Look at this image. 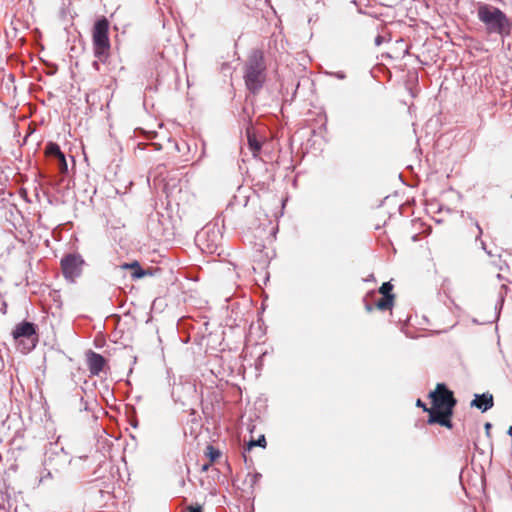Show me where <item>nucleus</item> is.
<instances>
[{
  "label": "nucleus",
  "instance_id": "aec40b11",
  "mask_svg": "<svg viewBox=\"0 0 512 512\" xmlns=\"http://www.w3.org/2000/svg\"><path fill=\"white\" fill-rule=\"evenodd\" d=\"M251 486H254L262 477L260 473L249 474Z\"/></svg>",
  "mask_w": 512,
  "mask_h": 512
},
{
  "label": "nucleus",
  "instance_id": "f8f14e48",
  "mask_svg": "<svg viewBox=\"0 0 512 512\" xmlns=\"http://www.w3.org/2000/svg\"><path fill=\"white\" fill-rule=\"evenodd\" d=\"M394 304V296H386L375 302V307L381 311L392 309Z\"/></svg>",
  "mask_w": 512,
  "mask_h": 512
},
{
  "label": "nucleus",
  "instance_id": "0eeeda50",
  "mask_svg": "<svg viewBox=\"0 0 512 512\" xmlns=\"http://www.w3.org/2000/svg\"><path fill=\"white\" fill-rule=\"evenodd\" d=\"M85 264L80 254L69 253L61 259V269L65 279L74 282L78 278Z\"/></svg>",
  "mask_w": 512,
  "mask_h": 512
},
{
  "label": "nucleus",
  "instance_id": "9b49d317",
  "mask_svg": "<svg viewBox=\"0 0 512 512\" xmlns=\"http://www.w3.org/2000/svg\"><path fill=\"white\" fill-rule=\"evenodd\" d=\"M246 135H247L248 147H249L250 151L252 152L253 157H257L261 151L262 143H261V141H259L257 139L256 135L250 128H247Z\"/></svg>",
  "mask_w": 512,
  "mask_h": 512
},
{
  "label": "nucleus",
  "instance_id": "bb28decb",
  "mask_svg": "<svg viewBox=\"0 0 512 512\" xmlns=\"http://www.w3.org/2000/svg\"><path fill=\"white\" fill-rule=\"evenodd\" d=\"M187 512H201L200 507H189Z\"/></svg>",
  "mask_w": 512,
  "mask_h": 512
},
{
  "label": "nucleus",
  "instance_id": "1a4fd4ad",
  "mask_svg": "<svg viewBox=\"0 0 512 512\" xmlns=\"http://www.w3.org/2000/svg\"><path fill=\"white\" fill-rule=\"evenodd\" d=\"M87 356V365L90 373L92 375H99V373L103 370L106 360L105 358L94 351L89 350L86 354Z\"/></svg>",
  "mask_w": 512,
  "mask_h": 512
},
{
  "label": "nucleus",
  "instance_id": "39448f33",
  "mask_svg": "<svg viewBox=\"0 0 512 512\" xmlns=\"http://www.w3.org/2000/svg\"><path fill=\"white\" fill-rule=\"evenodd\" d=\"M108 31L109 22L105 17L95 22L92 34L94 56L101 62H105L109 55L110 40Z\"/></svg>",
  "mask_w": 512,
  "mask_h": 512
},
{
  "label": "nucleus",
  "instance_id": "f3484780",
  "mask_svg": "<svg viewBox=\"0 0 512 512\" xmlns=\"http://www.w3.org/2000/svg\"><path fill=\"white\" fill-rule=\"evenodd\" d=\"M392 290L393 285L390 282H384L379 288V293L386 298V296H394V294H392Z\"/></svg>",
  "mask_w": 512,
  "mask_h": 512
},
{
  "label": "nucleus",
  "instance_id": "6ab92c4d",
  "mask_svg": "<svg viewBox=\"0 0 512 512\" xmlns=\"http://www.w3.org/2000/svg\"><path fill=\"white\" fill-rule=\"evenodd\" d=\"M205 454L210 458L211 462L215 461L220 456L219 450L212 445L207 446Z\"/></svg>",
  "mask_w": 512,
  "mask_h": 512
},
{
  "label": "nucleus",
  "instance_id": "c85d7f7f",
  "mask_svg": "<svg viewBox=\"0 0 512 512\" xmlns=\"http://www.w3.org/2000/svg\"><path fill=\"white\" fill-rule=\"evenodd\" d=\"M476 227L478 229V236H477V238H479L481 236V234H482V229H481L480 225L477 222H476Z\"/></svg>",
  "mask_w": 512,
  "mask_h": 512
},
{
  "label": "nucleus",
  "instance_id": "9d476101",
  "mask_svg": "<svg viewBox=\"0 0 512 512\" xmlns=\"http://www.w3.org/2000/svg\"><path fill=\"white\" fill-rule=\"evenodd\" d=\"M470 405L472 407H476L482 412H486L494 405L493 395L488 392L483 394H475V397L471 401Z\"/></svg>",
  "mask_w": 512,
  "mask_h": 512
},
{
  "label": "nucleus",
  "instance_id": "b1692460",
  "mask_svg": "<svg viewBox=\"0 0 512 512\" xmlns=\"http://www.w3.org/2000/svg\"><path fill=\"white\" fill-rule=\"evenodd\" d=\"M416 405H417L418 407H421L425 412H429V409H430V408H428V407L426 406V404H425L424 402H422V400H421V399H418V400H417Z\"/></svg>",
  "mask_w": 512,
  "mask_h": 512
},
{
  "label": "nucleus",
  "instance_id": "f03ea898",
  "mask_svg": "<svg viewBox=\"0 0 512 512\" xmlns=\"http://www.w3.org/2000/svg\"><path fill=\"white\" fill-rule=\"evenodd\" d=\"M243 77L251 93L256 94L262 89L266 80V63L261 50H252L245 63Z\"/></svg>",
  "mask_w": 512,
  "mask_h": 512
},
{
  "label": "nucleus",
  "instance_id": "dca6fc26",
  "mask_svg": "<svg viewBox=\"0 0 512 512\" xmlns=\"http://www.w3.org/2000/svg\"><path fill=\"white\" fill-rule=\"evenodd\" d=\"M147 274V271L144 270L140 264L138 263V267L132 266L131 268V277L132 279H140Z\"/></svg>",
  "mask_w": 512,
  "mask_h": 512
},
{
  "label": "nucleus",
  "instance_id": "c756f323",
  "mask_svg": "<svg viewBox=\"0 0 512 512\" xmlns=\"http://www.w3.org/2000/svg\"><path fill=\"white\" fill-rule=\"evenodd\" d=\"M93 67L95 68V70L99 71V62L98 61H94L93 62Z\"/></svg>",
  "mask_w": 512,
  "mask_h": 512
},
{
  "label": "nucleus",
  "instance_id": "7c9ffc66",
  "mask_svg": "<svg viewBox=\"0 0 512 512\" xmlns=\"http://www.w3.org/2000/svg\"><path fill=\"white\" fill-rule=\"evenodd\" d=\"M210 464H204L202 466V471H207L209 469Z\"/></svg>",
  "mask_w": 512,
  "mask_h": 512
},
{
  "label": "nucleus",
  "instance_id": "6e6552de",
  "mask_svg": "<svg viewBox=\"0 0 512 512\" xmlns=\"http://www.w3.org/2000/svg\"><path fill=\"white\" fill-rule=\"evenodd\" d=\"M46 155L53 158L56 161L58 170L61 174L68 172V165L64 153L61 151L60 146L57 143L49 142L45 148Z\"/></svg>",
  "mask_w": 512,
  "mask_h": 512
},
{
  "label": "nucleus",
  "instance_id": "ddd939ff",
  "mask_svg": "<svg viewBox=\"0 0 512 512\" xmlns=\"http://www.w3.org/2000/svg\"><path fill=\"white\" fill-rule=\"evenodd\" d=\"M428 413H429V417L427 420L428 424H437V422H433L431 420L432 419H443V417L446 415L444 408H435V406H432L429 409Z\"/></svg>",
  "mask_w": 512,
  "mask_h": 512
},
{
  "label": "nucleus",
  "instance_id": "20e7f679",
  "mask_svg": "<svg viewBox=\"0 0 512 512\" xmlns=\"http://www.w3.org/2000/svg\"><path fill=\"white\" fill-rule=\"evenodd\" d=\"M17 349L22 353L33 350L38 343L37 326L29 321L18 323L12 330Z\"/></svg>",
  "mask_w": 512,
  "mask_h": 512
},
{
  "label": "nucleus",
  "instance_id": "412c9836",
  "mask_svg": "<svg viewBox=\"0 0 512 512\" xmlns=\"http://www.w3.org/2000/svg\"><path fill=\"white\" fill-rule=\"evenodd\" d=\"M84 458H86L85 461H82V462H78L76 465H71L73 468H75L76 470H79V471H84L86 469V466H85V463L87 462L88 460V457L87 456H83Z\"/></svg>",
  "mask_w": 512,
  "mask_h": 512
},
{
  "label": "nucleus",
  "instance_id": "f257e3e1",
  "mask_svg": "<svg viewBox=\"0 0 512 512\" xmlns=\"http://www.w3.org/2000/svg\"><path fill=\"white\" fill-rule=\"evenodd\" d=\"M84 457L71 458L58 442H50L45 446L42 470L40 471L39 483H45L53 478L54 473L61 472L67 465H76L85 461Z\"/></svg>",
  "mask_w": 512,
  "mask_h": 512
},
{
  "label": "nucleus",
  "instance_id": "7ed1b4c3",
  "mask_svg": "<svg viewBox=\"0 0 512 512\" xmlns=\"http://www.w3.org/2000/svg\"><path fill=\"white\" fill-rule=\"evenodd\" d=\"M478 19L485 25L489 34L508 35L511 23L506 14L489 4H480L477 9Z\"/></svg>",
  "mask_w": 512,
  "mask_h": 512
},
{
  "label": "nucleus",
  "instance_id": "a211bd4d",
  "mask_svg": "<svg viewBox=\"0 0 512 512\" xmlns=\"http://www.w3.org/2000/svg\"><path fill=\"white\" fill-rule=\"evenodd\" d=\"M375 296H376V291L372 290V291L368 292L366 294V296L364 297L365 309L367 312H372L373 309L375 308V305L371 304L369 302V298H374Z\"/></svg>",
  "mask_w": 512,
  "mask_h": 512
},
{
  "label": "nucleus",
  "instance_id": "4468645a",
  "mask_svg": "<svg viewBox=\"0 0 512 512\" xmlns=\"http://www.w3.org/2000/svg\"><path fill=\"white\" fill-rule=\"evenodd\" d=\"M445 414L446 415L443 417V419H432L431 421L437 422V424L451 429L453 427V424H452V421H451V417L453 415V411H451V413H448L447 411H445Z\"/></svg>",
  "mask_w": 512,
  "mask_h": 512
},
{
  "label": "nucleus",
  "instance_id": "5701e85b",
  "mask_svg": "<svg viewBox=\"0 0 512 512\" xmlns=\"http://www.w3.org/2000/svg\"><path fill=\"white\" fill-rule=\"evenodd\" d=\"M132 266L138 267V262L134 261L131 263H123L120 268L123 270H131Z\"/></svg>",
  "mask_w": 512,
  "mask_h": 512
},
{
  "label": "nucleus",
  "instance_id": "cd10ccee",
  "mask_svg": "<svg viewBox=\"0 0 512 512\" xmlns=\"http://www.w3.org/2000/svg\"><path fill=\"white\" fill-rule=\"evenodd\" d=\"M481 245H482V248L485 250V252H486L489 256H492L491 251H488V250L486 249V245H485V243H484L483 241L481 242Z\"/></svg>",
  "mask_w": 512,
  "mask_h": 512
},
{
  "label": "nucleus",
  "instance_id": "393cba45",
  "mask_svg": "<svg viewBox=\"0 0 512 512\" xmlns=\"http://www.w3.org/2000/svg\"><path fill=\"white\" fill-rule=\"evenodd\" d=\"M484 428H485L486 435L489 437L490 436V429L492 428V424L487 422V423H485Z\"/></svg>",
  "mask_w": 512,
  "mask_h": 512
},
{
  "label": "nucleus",
  "instance_id": "2f4dec72",
  "mask_svg": "<svg viewBox=\"0 0 512 512\" xmlns=\"http://www.w3.org/2000/svg\"><path fill=\"white\" fill-rule=\"evenodd\" d=\"M508 434L512 435V426L509 428Z\"/></svg>",
  "mask_w": 512,
  "mask_h": 512
},
{
  "label": "nucleus",
  "instance_id": "423d86ee",
  "mask_svg": "<svg viewBox=\"0 0 512 512\" xmlns=\"http://www.w3.org/2000/svg\"><path fill=\"white\" fill-rule=\"evenodd\" d=\"M432 399V406L435 408H444L451 413L457 403L454 394L444 383H438L436 389L429 394Z\"/></svg>",
  "mask_w": 512,
  "mask_h": 512
},
{
  "label": "nucleus",
  "instance_id": "473e14b6",
  "mask_svg": "<svg viewBox=\"0 0 512 512\" xmlns=\"http://www.w3.org/2000/svg\"><path fill=\"white\" fill-rule=\"evenodd\" d=\"M243 458H244L245 462H247V458H246L245 452L243 453Z\"/></svg>",
  "mask_w": 512,
  "mask_h": 512
},
{
  "label": "nucleus",
  "instance_id": "4be33fe9",
  "mask_svg": "<svg viewBox=\"0 0 512 512\" xmlns=\"http://www.w3.org/2000/svg\"><path fill=\"white\" fill-rule=\"evenodd\" d=\"M330 76H333L337 79L343 80L346 78V74L343 71H337V72H329Z\"/></svg>",
  "mask_w": 512,
  "mask_h": 512
},
{
  "label": "nucleus",
  "instance_id": "2eb2a0df",
  "mask_svg": "<svg viewBox=\"0 0 512 512\" xmlns=\"http://www.w3.org/2000/svg\"><path fill=\"white\" fill-rule=\"evenodd\" d=\"M266 438L264 435H261L257 440H251L248 445H247V448L245 449V451H250L253 447H261V448H265L266 447Z\"/></svg>",
  "mask_w": 512,
  "mask_h": 512
},
{
  "label": "nucleus",
  "instance_id": "a878e982",
  "mask_svg": "<svg viewBox=\"0 0 512 512\" xmlns=\"http://www.w3.org/2000/svg\"><path fill=\"white\" fill-rule=\"evenodd\" d=\"M375 45L376 46H380L383 42V37L381 35H378L376 38H375Z\"/></svg>",
  "mask_w": 512,
  "mask_h": 512
}]
</instances>
